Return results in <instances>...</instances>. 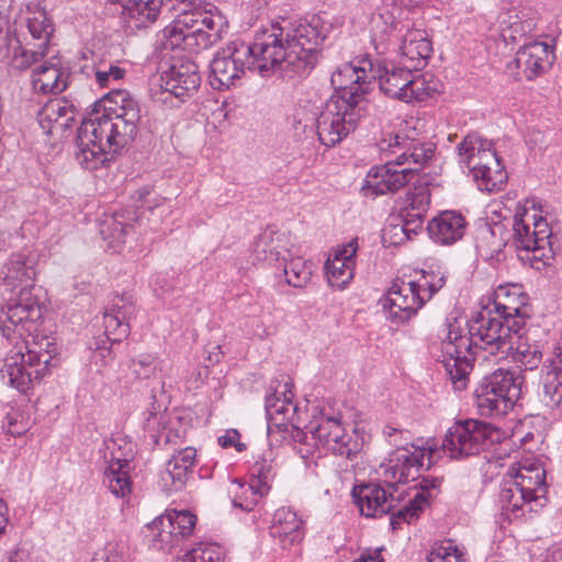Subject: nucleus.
<instances>
[{
  "label": "nucleus",
  "mask_w": 562,
  "mask_h": 562,
  "mask_svg": "<svg viewBox=\"0 0 562 562\" xmlns=\"http://www.w3.org/2000/svg\"><path fill=\"white\" fill-rule=\"evenodd\" d=\"M333 24L321 14L297 21L281 19L256 31L248 44L252 72L271 77L280 71L284 77H305L315 67L319 45L327 38Z\"/></svg>",
  "instance_id": "obj_1"
},
{
  "label": "nucleus",
  "mask_w": 562,
  "mask_h": 562,
  "mask_svg": "<svg viewBox=\"0 0 562 562\" xmlns=\"http://www.w3.org/2000/svg\"><path fill=\"white\" fill-rule=\"evenodd\" d=\"M142 110L127 90L113 89L100 99L78 128L76 158L86 169H97L108 151L116 153L137 135Z\"/></svg>",
  "instance_id": "obj_2"
},
{
  "label": "nucleus",
  "mask_w": 562,
  "mask_h": 562,
  "mask_svg": "<svg viewBox=\"0 0 562 562\" xmlns=\"http://www.w3.org/2000/svg\"><path fill=\"white\" fill-rule=\"evenodd\" d=\"M378 148L381 153L396 155V158L369 170L361 192L372 199L404 188L435 153V145L420 137L418 121L413 117L403 122L398 133L381 138Z\"/></svg>",
  "instance_id": "obj_3"
},
{
  "label": "nucleus",
  "mask_w": 562,
  "mask_h": 562,
  "mask_svg": "<svg viewBox=\"0 0 562 562\" xmlns=\"http://www.w3.org/2000/svg\"><path fill=\"white\" fill-rule=\"evenodd\" d=\"M35 277V260L27 250L11 254L0 268V288L10 294L0 308V328L7 339L37 329L43 313L30 292Z\"/></svg>",
  "instance_id": "obj_4"
},
{
  "label": "nucleus",
  "mask_w": 562,
  "mask_h": 562,
  "mask_svg": "<svg viewBox=\"0 0 562 562\" xmlns=\"http://www.w3.org/2000/svg\"><path fill=\"white\" fill-rule=\"evenodd\" d=\"M546 470L537 461L526 460L512 465L503 479L498 502L507 519L538 512L546 505Z\"/></svg>",
  "instance_id": "obj_5"
},
{
  "label": "nucleus",
  "mask_w": 562,
  "mask_h": 562,
  "mask_svg": "<svg viewBox=\"0 0 562 562\" xmlns=\"http://www.w3.org/2000/svg\"><path fill=\"white\" fill-rule=\"evenodd\" d=\"M226 26L227 21L218 11L183 10L160 32L161 45L165 49L199 53L217 44Z\"/></svg>",
  "instance_id": "obj_6"
},
{
  "label": "nucleus",
  "mask_w": 562,
  "mask_h": 562,
  "mask_svg": "<svg viewBox=\"0 0 562 562\" xmlns=\"http://www.w3.org/2000/svg\"><path fill=\"white\" fill-rule=\"evenodd\" d=\"M533 200L518 203L513 218V240L521 259L536 270L550 266L555 250L551 241L552 231L546 218L537 215Z\"/></svg>",
  "instance_id": "obj_7"
},
{
  "label": "nucleus",
  "mask_w": 562,
  "mask_h": 562,
  "mask_svg": "<svg viewBox=\"0 0 562 562\" xmlns=\"http://www.w3.org/2000/svg\"><path fill=\"white\" fill-rule=\"evenodd\" d=\"M445 274L427 272L416 281H395L382 300L387 318L402 325L417 312L446 284Z\"/></svg>",
  "instance_id": "obj_8"
},
{
  "label": "nucleus",
  "mask_w": 562,
  "mask_h": 562,
  "mask_svg": "<svg viewBox=\"0 0 562 562\" xmlns=\"http://www.w3.org/2000/svg\"><path fill=\"white\" fill-rule=\"evenodd\" d=\"M457 148L460 162L472 173L480 190H501L507 181V172L491 140L472 133L468 134Z\"/></svg>",
  "instance_id": "obj_9"
},
{
  "label": "nucleus",
  "mask_w": 562,
  "mask_h": 562,
  "mask_svg": "<svg viewBox=\"0 0 562 562\" xmlns=\"http://www.w3.org/2000/svg\"><path fill=\"white\" fill-rule=\"evenodd\" d=\"M33 333H25L23 337L15 336L9 339L15 342V346L7 356L1 369L2 378L20 392H26L33 382L43 379L49 371L52 362L49 351L42 353L36 348H29L25 337Z\"/></svg>",
  "instance_id": "obj_10"
},
{
  "label": "nucleus",
  "mask_w": 562,
  "mask_h": 562,
  "mask_svg": "<svg viewBox=\"0 0 562 562\" xmlns=\"http://www.w3.org/2000/svg\"><path fill=\"white\" fill-rule=\"evenodd\" d=\"M521 381L514 372L498 369L483 378L474 391L475 407L481 416L502 417L518 401Z\"/></svg>",
  "instance_id": "obj_11"
},
{
  "label": "nucleus",
  "mask_w": 562,
  "mask_h": 562,
  "mask_svg": "<svg viewBox=\"0 0 562 562\" xmlns=\"http://www.w3.org/2000/svg\"><path fill=\"white\" fill-rule=\"evenodd\" d=\"M501 440L498 428L477 419L456 422L447 431L441 448L446 456L461 460L477 456Z\"/></svg>",
  "instance_id": "obj_12"
},
{
  "label": "nucleus",
  "mask_w": 562,
  "mask_h": 562,
  "mask_svg": "<svg viewBox=\"0 0 562 562\" xmlns=\"http://www.w3.org/2000/svg\"><path fill=\"white\" fill-rule=\"evenodd\" d=\"M520 319L507 322L506 316L491 306H484L479 314L469 322L468 334L472 337L476 353L482 350L490 355L505 352L512 348V339L524 328L519 327Z\"/></svg>",
  "instance_id": "obj_13"
},
{
  "label": "nucleus",
  "mask_w": 562,
  "mask_h": 562,
  "mask_svg": "<svg viewBox=\"0 0 562 562\" xmlns=\"http://www.w3.org/2000/svg\"><path fill=\"white\" fill-rule=\"evenodd\" d=\"M442 366L452 386L462 391L469 382L476 351L473 348L471 335H463L459 326L448 324L440 334Z\"/></svg>",
  "instance_id": "obj_14"
},
{
  "label": "nucleus",
  "mask_w": 562,
  "mask_h": 562,
  "mask_svg": "<svg viewBox=\"0 0 562 562\" xmlns=\"http://www.w3.org/2000/svg\"><path fill=\"white\" fill-rule=\"evenodd\" d=\"M366 109L350 105L344 99H328L316 119L319 142L326 147L340 143L355 131Z\"/></svg>",
  "instance_id": "obj_15"
},
{
  "label": "nucleus",
  "mask_w": 562,
  "mask_h": 562,
  "mask_svg": "<svg viewBox=\"0 0 562 562\" xmlns=\"http://www.w3.org/2000/svg\"><path fill=\"white\" fill-rule=\"evenodd\" d=\"M307 439L314 441V446L330 451L336 456L355 459L363 449L364 435L358 429L348 432L341 422L336 417H321L316 425L311 423Z\"/></svg>",
  "instance_id": "obj_16"
},
{
  "label": "nucleus",
  "mask_w": 562,
  "mask_h": 562,
  "mask_svg": "<svg viewBox=\"0 0 562 562\" xmlns=\"http://www.w3.org/2000/svg\"><path fill=\"white\" fill-rule=\"evenodd\" d=\"M372 60L363 57L342 64L331 75L335 93L329 99H344L350 105L366 109V94L373 78Z\"/></svg>",
  "instance_id": "obj_17"
},
{
  "label": "nucleus",
  "mask_w": 562,
  "mask_h": 562,
  "mask_svg": "<svg viewBox=\"0 0 562 562\" xmlns=\"http://www.w3.org/2000/svg\"><path fill=\"white\" fill-rule=\"evenodd\" d=\"M284 390L276 391L266 396V414L268 418V429L273 427L289 435L293 441L310 446L307 443V432L301 428L297 405L293 403V393L288 384ZM299 452L303 458L311 453V449L300 448Z\"/></svg>",
  "instance_id": "obj_18"
},
{
  "label": "nucleus",
  "mask_w": 562,
  "mask_h": 562,
  "mask_svg": "<svg viewBox=\"0 0 562 562\" xmlns=\"http://www.w3.org/2000/svg\"><path fill=\"white\" fill-rule=\"evenodd\" d=\"M250 52L248 44L240 40L232 41L216 52L210 64L211 87L216 90L229 88L247 70L252 72Z\"/></svg>",
  "instance_id": "obj_19"
},
{
  "label": "nucleus",
  "mask_w": 562,
  "mask_h": 562,
  "mask_svg": "<svg viewBox=\"0 0 562 562\" xmlns=\"http://www.w3.org/2000/svg\"><path fill=\"white\" fill-rule=\"evenodd\" d=\"M425 456L426 450L415 445L396 447L389 454L387 463L382 465L389 487L395 490V484L415 480L424 467Z\"/></svg>",
  "instance_id": "obj_20"
},
{
  "label": "nucleus",
  "mask_w": 562,
  "mask_h": 562,
  "mask_svg": "<svg viewBox=\"0 0 562 562\" xmlns=\"http://www.w3.org/2000/svg\"><path fill=\"white\" fill-rule=\"evenodd\" d=\"M552 59L553 54L547 43L533 42L520 47L507 68L516 80H533L551 67Z\"/></svg>",
  "instance_id": "obj_21"
},
{
  "label": "nucleus",
  "mask_w": 562,
  "mask_h": 562,
  "mask_svg": "<svg viewBox=\"0 0 562 562\" xmlns=\"http://www.w3.org/2000/svg\"><path fill=\"white\" fill-rule=\"evenodd\" d=\"M160 79L162 93L175 97L179 102L192 97L201 83L198 66L193 63L173 65Z\"/></svg>",
  "instance_id": "obj_22"
},
{
  "label": "nucleus",
  "mask_w": 562,
  "mask_h": 562,
  "mask_svg": "<svg viewBox=\"0 0 562 562\" xmlns=\"http://www.w3.org/2000/svg\"><path fill=\"white\" fill-rule=\"evenodd\" d=\"M372 80L379 81L380 90L387 97L401 101L407 97V88L413 72L408 66H397L393 61H372Z\"/></svg>",
  "instance_id": "obj_23"
},
{
  "label": "nucleus",
  "mask_w": 562,
  "mask_h": 562,
  "mask_svg": "<svg viewBox=\"0 0 562 562\" xmlns=\"http://www.w3.org/2000/svg\"><path fill=\"white\" fill-rule=\"evenodd\" d=\"M393 491L375 483H368L356 486L352 496L361 515L375 518L389 514L394 507Z\"/></svg>",
  "instance_id": "obj_24"
},
{
  "label": "nucleus",
  "mask_w": 562,
  "mask_h": 562,
  "mask_svg": "<svg viewBox=\"0 0 562 562\" xmlns=\"http://www.w3.org/2000/svg\"><path fill=\"white\" fill-rule=\"evenodd\" d=\"M195 521L196 517L187 510H173L155 519L151 529L157 531L156 540L165 547H169L158 549L170 550L175 540L187 537L192 532Z\"/></svg>",
  "instance_id": "obj_25"
},
{
  "label": "nucleus",
  "mask_w": 562,
  "mask_h": 562,
  "mask_svg": "<svg viewBox=\"0 0 562 562\" xmlns=\"http://www.w3.org/2000/svg\"><path fill=\"white\" fill-rule=\"evenodd\" d=\"M290 241L285 233L265 231L259 234L251 248L254 262H262L278 267L291 256Z\"/></svg>",
  "instance_id": "obj_26"
},
{
  "label": "nucleus",
  "mask_w": 562,
  "mask_h": 562,
  "mask_svg": "<svg viewBox=\"0 0 562 562\" xmlns=\"http://www.w3.org/2000/svg\"><path fill=\"white\" fill-rule=\"evenodd\" d=\"M196 463V450L193 447L180 449L167 462L160 473L159 484L166 492L180 491L184 487L189 475Z\"/></svg>",
  "instance_id": "obj_27"
},
{
  "label": "nucleus",
  "mask_w": 562,
  "mask_h": 562,
  "mask_svg": "<svg viewBox=\"0 0 562 562\" xmlns=\"http://www.w3.org/2000/svg\"><path fill=\"white\" fill-rule=\"evenodd\" d=\"M69 72L57 56L34 68L31 76L32 88L36 93L57 94L68 86Z\"/></svg>",
  "instance_id": "obj_28"
},
{
  "label": "nucleus",
  "mask_w": 562,
  "mask_h": 562,
  "mask_svg": "<svg viewBox=\"0 0 562 562\" xmlns=\"http://www.w3.org/2000/svg\"><path fill=\"white\" fill-rule=\"evenodd\" d=\"M135 306L131 295L115 296L111 307L104 313V334L109 341L120 342L128 336V319L134 315Z\"/></svg>",
  "instance_id": "obj_29"
},
{
  "label": "nucleus",
  "mask_w": 562,
  "mask_h": 562,
  "mask_svg": "<svg viewBox=\"0 0 562 562\" xmlns=\"http://www.w3.org/2000/svg\"><path fill=\"white\" fill-rule=\"evenodd\" d=\"M539 333L540 329L537 327H529L522 334L519 331L515 334V346L512 341V348L505 349V352H510L513 361L525 370L537 369L542 361L543 344L536 339Z\"/></svg>",
  "instance_id": "obj_30"
},
{
  "label": "nucleus",
  "mask_w": 562,
  "mask_h": 562,
  "mask_svg": "<svg viewBox=\"0 0 562 562\" xmlns=\"http://www.w3.org/2000/svg\"><path fill=\"white\" fill-rule=\"evenodd\" d=\"M527 304V295L521 288L512 285H499L495 290V296L491 311H497L501 315L506 316L507 322L520 319L519 327L526 326L529 317L525 306Z\"/></svg>",
  "instance_id": "obj_31"
},
{
  "label": "nucleus",
  "mask_w": 562,
  "mask_h": 562,
  "mask_svg": "<svg viewBox=\"0 0 562 562\" xmlns=\"http://www.w3.org/2000/svg\"><path fill=\"white\" fill-rule=\"evenodd\" d=\"M357 249L358 241L357 238H353L347 245L338 248L335 255L327 259L325 270L331 286L342 289L352 280Z\"/></svg>",
  "instance_id": "obj_32"
},
{
  "label": "nucleus",
  "mask_w": 562,
  "mask_h": 562,
  "mask_svg": "<svg viewBox=\"0 0 562 562\" xmlns=\"http://www.w3.org/2000/svg\"><path fill=\"white\" fill-rule=\"evenodd\" d=\"M75 120V108L66 99H52L37 112V122L47 135L63 134Z\"/></svg>",
  "instance_id": "obj_33"
},
{
  "label": "nucleus",
  "mask_w": 562,
  "mask_h": 562,
  "mask_svg": "<svg viewBox=\"0 0 562 562\" xmlns=\"http://www.w3.org/2000/svg\"><path fill=\"white\" fill-rule=\"evenodd\" d=\"M303 521L289 507H281L273 515L270 535L283 549L299 544L303 539Z\"/></svg>",
  "instance_id": "obj_34"
},
{
  "label": "nucleus",
  "mask_w": 562,
  "mask_h": 562,
  "mask_svg": "<svg viewBox=\"0 0 562 562\" xmlns=\"http://www.w3.org/2000/svg\"><path fill=\"white\" fill-rule=\"evenodd\" d=\"M465 220L454 211H445L434 217L427 225L430 238L440 245H452L464 234Z\"/></svg>",
  "instance_id": "obj_35"
},
{
  "label": "nucleus",
  "mask_w": 562,
  "mask_h": 562,
  "mask_svg": "<svg viewBox=\"0 0 562 562\" xmlns=\"http://www.w3.org/2000/svg\"><path fill=\"white\" fill-rule=\"evenodd\" d=\"M400 48L402 57L406 61L405 65L413 70L425 67L432 53L431 42L422 30H408Z\"/></svg>",
  "instance_id": "obj_36"
},
{
  "label": "nucleus",
  "mask_w": 562,
  "mask_h": 562,
  "mask_svg": "<svg viewBox=\"0 0 562 562\" xmlns=\"http://www.w3.org/2000/svg\"><path fill=\"white\" fill-rule=\"evenodd\" d=\"M559 353L542 367L541 384L542 401L549 407H558L562 403V346Z\"/></svg>",
  "instance_id": "obj_37"
},
{
  "label": "nucleus",
  "mask_w": 562,
  "mask_h": 562,
  "mask_svg": "<svg viewBox=\"0 0 562 562\" xmlns=\"http://www.w3.org/2000/svg\"><path fill=\"white\" fill-rule=\"evenodd\" d=\"M123 9L130 27L140 29L154 23L161 10L162 0H116Z\"/></svg>",
  "instance_id": "obj_38"
},
{
  "label": "nucleus",
  "mask_w": 562,
  "mask_h": 562,
  "mask_svg": "<svg viewBox=\"0 0 562 562\" xmlns=\"http://www.w3.org/2000/svg\"><path fill=\"white\" fill-rule=\"evenodd\" d=\"M21 21L25 23L34 40L41 41L40 44L49 46V38L54 33V25L46 10L38 1L30 2L25 5V10L22 11Z\"/></svg>",
  "instance_id": "obj_39"
},
{
  "label": "nucleus",
  "mask_w": 562,
  "mask_h": 562,
  "mask_svg": "<svg viewBox=\"0 0 562 562\" xmlns=\"http://www.w3.org/2000/svg\"><path fill=\"white\" fill-rule=\"evenodd\" d=\"M130 469L126 459H115L104 471L103 484L114 496L124 498L132 493Z\"/></svg>",
  "instance_id": "obj_40"
},
{
  "label": "nucleus",
  "mask_w": 562,
  "mask_h": 562,
  "mask_svg": "<svg viewBox=\"0 0 562 562\" xmlns=\"http://www.w3.org/2000/svg\"><path fill=\"white\" fill-rule=\"evenodd\" d=\"M277 268H282L285 282L294 288H303L312 279L313 263L302 257H293L291 254L284 261H281Z\"/></svg>",
  "instance_id": "obj_41"
},
{
  "label": "nucleus",
  "mask_w": 562,
  "mask_h": 562,
  "mask_svg": "<svg viewBox=\"0 0 562 562\" xmlns=\"http://www.w3.org/2000/svg\"><path fill=\"white\" fill-rule=\"evenodd\" d=\"M231 493H233V505L245 512H250L257 505L260 497L267 494L265 484L241 483L239 480L232 482Z\"/></svg>",
  "instance_id": "obj_42"
},
{
  "label": "nucleus",
  "mask_w": 562,
  "mask_h": 562,
  "mask_svg": "<svg viewBox=\"0 0 562 562\" xmlns=\"http://www.w3.org/2000/svg\"><path fill=\"white\" fill-rule=\"evenodd\" d=\"M168 415L161 406L153 402L150 407L142 414V426L149 439L157 446H161L166 430Z\"/></svg>",
  "instance_id": "obj_43"
},
{
  "label": "nucleus",
  "mask_w": 562,
  "mask_h": 562,
  "mask_svg": "<svg viewBox=\"0 0 562 562\" xmlns=\"http://www.w3.org/2000/svg\"><path fill=\"white\" fill-rule=\"evenodd\" d=\"M122 215L115 213L114 215H106L100 223V234L102 238L108 241L110 248L119 249L126 239V235L132 229V226L125 224Z\"/></svg>",
  "instance_id": "obj_44"
},
{
  "label": "nucleus",
  "mask_w": 562,
  "mask_h": 562,
  "mask_svg": "<svg viewBox=\"0 0 562 562\" xmlns=\"http://www.w3.org/2000/svg\"><path fill=\"white\" fill-rule=\"evenodd\" d=\"M47 53L48 46L46 44H38L37 49H26L18 42L8 64L13 69L23 71L42 60Z\"/></svg>",
  "instance_id": "obj_45"
},
{
  "label": "nucleus",
  "mask_w": 562,
  "mask_h": 562,
  "mask_svg": "<svg viewBox=\"0 0 562 562\" xmlns=\"http://www.w3.org/2000/svg\"><path fill=\"white\" fill-rule=\"evenodd\" d=\"M395 31V20L389 11L373 14L371 18V41L375 48L384 47L392 33Z\"/></svg>",
  "instance_id": "obj_46"
},
{
  "label": "nucleus",
  "mask_w": 562,
  "mask_h": 562,
  "mask_svg": "<svg viewBox=\"0 0 562 562\" xmlns=\"http://www.w3.org/2000/svg\"><path fill=\"white\" fill-rule=\"evenodd\" d=\"M437 92V82L432 79H428L425 75H414L412 72L407 88V97H405L404 102H422L434 97Z\"/></svg>",
  "instance_id": "obj_47"
},
{
  "label": "nucleus",
  "mask_w": 562,
  "mask_h": 562,
  "mask_svg": "<svg viewBox=\"0 0 562 562\" xmlns=\"http://www.w3.org/2000/svg\"><path fill=\"white\" fill-rule=\"evenodd\" d=\"M175 562H225V550L218 544L198 547L178 557Z\"/></svg>",
  "instance_id": "obj_48"
},
{
  "label": "nucleus",
  "mask_w": 562,
  "mask_h": 562,
  "mask_svg": "<svg viewBox=\"0 0 562 562\" xmlns=\"http://www.w3.org/2000/svg\"><path fill=\"white\" fill-rule=\"evenodd\" d=\"M463 552L453 546L451 540L441 543H435L426 562H464Z\"/></svg>",
  "instance_id": "obj_49"
},
{
  "label": "nucleus",
  "mask_w": 562,
  "mask_h": 562,
  "mask_svg": "<svg viewBox=\"0 0 562 562\" xmlns=\"http://www.w3.org/2000/svg\"><path fill=\"white\" fill-rule=\"evenodd\" d=\"M425 504H427V495L415 494L407 505L401 507L396 513L392 514V528L395 529L401 524V521L411 522L418 516Z\"/></svg>",
  "instance_id": "obj_50"
},
{
  "label": "nucleus",
  "mask_w": 562,
  "mask_h": 562,
  "mask_svg": "<svg viewBox=\"0 0 562 562\" xmlns=\"http://www.w3.org/2000/svg\"><path fill=\"white\" fill-rule=\"evenodd\" d=\"M95 81L101 88H108L125 76V69L114 64L100 65L93 68Z\"/></svg>",
  "instance_id": "obj_51"
},
{
  "label": "nucleus",
  "mask_w": 562,
  "mask_h": 562,
  "mask_svg": "<svg viewBox=\"0 0 562 562\" xmlns=\"http://www.w3.org/2000/svg\"><path fill=\"white\" fill-rule=\"evenodd\" d=\"M158 361L150 353L140 355L131 361L130 369L136 379H149L155 375Z\"/></svg>",
  "instance_id": "obj_52"
},
{
  "label": "nucleus",
  "mask_w": 562,
  "mask_h": 562,
  "mask_svg": "<svg viewBox=\"0 0 562 562\" xmlns=\"http://www.w3.org/2000/svg\"><path fill=\"white\" fill-rule=\"evenodd\" d=\"M273 469L272 464L262 460L261 462H256L251 468V479L250 482L254 484H265L267 487V492L270 490V482L273 477Z\"/></svg>",
  "instance_id": "obj_53"
},
{
  "label": "nucleus",
  "mask_w": 562,
  "mask_h": 562,
  "mask_svg": "<svg viewBox=\"0 0 562 562\" xmlns=\"http://www.w3.org/2000/svg\"><path fill=\"white\" fill-rule=\"evenodd\" d=\"M18 42L5 23L0 24V61L9 63Z\"/></svg>",
  "instance_id": "obj_54"
},
{
  "label": "nucleus",
  "mask_w": 562,
  "mask_h": 562,
  "mask_svg": "<svg viewBox=\"0 0 562 562\" xmlns=\"http://www.w3.org/2000/svg\"><path fill=\"white\" fill-rule=\"evenodd\" d=\"M425 214L415 213V221H402L401 225H394L393 231L394 235L397 236L398 232L404 235L401 237L398 241H403L405 239H411V235H416L423 227Z\"/></svg>",
  "instance_id": "obj_55"
},
{
  "label": "nucleus",
  "mask_w": 562,
  "mask_h": 562,
  "mask_svg": "<svg viewBox=\"0 0 562 562\" xmlns=\"http://www.w3.org/2000/svg\"><path fill=\"white\" fill-rule=\"evenodd\" d=\"M408 210L415 213L426 214L430 202V195L425 188L419 189L417 192L409 193L408 195Z\"/></svg>",
  "instance_id": "obj_56"
},
{
  "label": "nucleus",
  "mask_w": 562,
  "mask_h": 562,
  "mask_svg": "<svg viewBox=\"0 0 562 562\" xmlns=\"http://www.w3.org/2000/svg\"><path fill=\"white\" fill-rule=\"evenodd\" d=\"M100 560L103 562H126V548L109 543Z\"/></svg>",
  "instance_id": "obj_57"
},
{
  "label": "nucleus",
  "mask_w": 562,
  "mask_h": 562,
  "mask_svg": "<svg viewBox=\"0 0 562 562\" xmlns=\"http://www.w3.org/2000/svg\"><path fill=\"white\" fill-rule=\"evenodd\" d=\"M2 562H40L38 558L25 548L8 552Z\"/></svg>",
  "instance_id": "obj_58"
},
{
  "label": "nucleus",
  "mask_w": 562,
  "mask_h": 562,
  "mask_svg": "<svg viewBox=\"0 0 562 562\" xmlns=\"http://www.w3.org/2000/svg\"><path fill=\"white\" fill-rule=\"evenodd\" d=\"M420 491L416 494L427 495V501L434 496V491H437L441 485V479L436 476H423L418 483Z\"/></svg>",
  "instance_id": "obj_59"
},
{
  "label": "nucleus",
  "mask_w": 562,
  "mask_h": 562,
  "mask_svg": "<svg viewBox=\"0 0 562 562\" xmlns=\"http://www.w3.org/2000/svg\"><path fill=\"white\" fill-rule=\"evenodd\" d=\"M29 348H36L42 353L49 351V353L52 355V360L57 353L56 344L48 337H42L38 341L33 340L32 345H29Z\"/></svg>",
  "instance_id": "obj_60"
},
{
  "label": "nucleus",
  "mask_w": 562,
  "mask_h": 562,
  "mask_svg": "<svg viewBox=\"0 0 562 562\" xmlns=\"http://www.w3.org/2000/svg\"><path fill=\"white\" fill-rule=\"evenodd\" d=\"M383 432L387 438H390V443L396 447L402 446L401 441L397 440V436H400L404 440H407L409 438L408 431L401 430L392 426H385Z\"/></svg>",
  "instance_id": "obj_61"
},
{
  "label": "nucleus",
  "mask_w": 562,
  "mask_h": 562,
  "mask_svg": "<svg viewBox=\"0 0 562 562\" xmlns=\"http://www.w3.org/2000/svg\"><path fill=\"white\" fill-rule=\"evenodd\" d=\"M8 419V432L13 436L22 435L26 431L27 427L24 424H18L16 419L12 415L7 416Z\"/></svg>",
  "instance_id": "obj_62"
},
{
  "label": "nucleus",
  "mask_w": 562,
  "mask_h": 562,
  "mask_svg": "<svg viewBox=\"0 0 562 562\" xmlns=\"http://www.w3.org/2000/svg\"><path fill=\"white\" fill-rule=\"evenodd\" d=\"M239 435L236 430L227 431L225 435L218 437V443L223 448L235 446Z\"/></svg>",
  "instance_id": "obj_63"
},
{
  "label": "nucleus",
  "mask_w": 562,
  "mask_h": 562,
  "mask_svg": "<svg viewBox=\"0 0 562 562\" xmlns=\"http://www.w3.org/2000/svg\"><path fill=\"white\" fill-rule=\"evenodd\" d=\"M541 562H562V549L550 548Z\"/></svg>",
  "instance_id": "obj_64"
}]
</instances>
